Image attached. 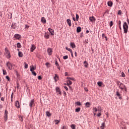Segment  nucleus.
<instances>
[{
    "label": "nucleus",
    "mask_w": 129,
    "mask_h": 129,
    "mask_svg": "<svg viewBox=\"0 0 129 129\" xmlns=\"http://www.w3.org/2000/svg\"><path fill=\"white\" fill-rule=\"evenodd\" d=\"M35 100L34 99H31L29 103V107L30 108H32L35 106Z\"/></svg>",
    "instance_id": "7ed1b4c3"
},
{
    "label": "nucleus",
    "mask_w": 129,
    "mask_h": 129,
    "mask_svg": "<svg viewBox=\"0 0 129 129\" xmlns=\"http://www.w3.org/2000/svg\"><path fill=\"white\" fill-rule=\"evenodd\" d=\"M3 75H7V71L6 70H3Z\"/></svg>",
    "instance_id": "bf43d9fd"
},
{
    "label": "nucleus",
    "mask_w": 129,
    "mask_h": 129,
    "mask_svg": "<svg viewBox=\"0 0 129 129\" xmlns=\"http://www.w3.org/2000/svg\"><path fill=\"white\" fill-rule=\"evenodd\" d=\"M5 53L8 55V54H11V52H10V50L6 47L5 48Z\"/></svg>",
    "instance_id": "4be33fe9"
},
{
    "label": "nucleus",
    "mask_w": 129,
    "mask_h": 129,
    "mask_svg": "<svg viewBox=\"0 0 129 129\" xmlns=\"http://www.w3.org/2000/svg\"><path fill=\"white\" fill-rule=\"evenodd\" d=\"M82 30V28H81L80 27H78L77 28V33H80Z\"/></svg>",
    "instance_id": "a211bd4d"
},
{
    "label": "nucleus",
    "mask_w": 129,
    "mask_h": 129,
    "mask_svg": "<svg viewBox=\"0 0 129 129\" xmlns=\"http://www.w3.org/2000/svg\"><path fill=\"white\" fill-rule=\"evenodd\" d=\"M45 65H46V67H47V68H49V65H50V63H49V62H46V63H45Z\"/></svg>",
    "instance_id": "4d7b16f0"
},
{
    "label": "nucleus",
    "mask_w": 129,
    "mask_h": 129,
    "mask_svg": "<svg viewBox=\"0 0 129 129\" xmlns=\"http://www.w3.org/2000/svg\"><path fill=\"white\" fill-rule=\"evenodd\" d=\"M41 22H42L43 24H46L47 23V21L46 20V19L44 18V17L41 18Z\"/></svg>",
    "instance_id": "f3484780"
},
{
    "label": "nucleus",
    "mask_w": 129,
    "mask_h": 129,
    "mask_svg": "<svg viewBox=\"0 0 129 129\" xmlns=\"http://www.w3.org/2000/svg\"><path fill=\"white\" fill-rule=\"evenodd\" d=\"M126 22L128 23V25H129V19H128V18L127 19Z\"/></svg>",
    "instance_id": "774afa93"
},
{
    "label": "nucleus",
    "mask_w": 129,
    "mask_h": 129,
    "mask_svg": "<svg viewBox=\"0 0 129 129\" xmlns=\"http://www.w3.org/2000/svg\"><path fill=\"white\" fill-rule=\"evenodd\" d=\"M8 18L9 19H12V16H13V14H12V13H9L8 14Z\"/></svg>",
    "instance_id": "c756f323"
},
{
    "label": "nucleus",
    "mask_w": 129,
    "mask_h": 129,
    "mask_svg": "<svg viewBox=\"0 0 129 129\" xmlns=\"http://www.w3.org/2000/svg\"><path fill=\"white\" fill-rule=\"evenodd\" d=\"M116 96H117V97H118V99H120V100H121V99H122V96H121V94H120V93H119V92L116 91Z\"/></svg>",
    "instance_id": "39448f33"
},
{
    "label": "nucleus",
    "mask_w": 129,
    "mask_h": 129,
    "mask_svg": "<svg viewBox=\"0 0 129 129\" xmlns=\"http://www.w3.org/2000/svg\"><path fill=\"white\" fill-rule=\"evenodd\" d=\"M125 87V85H124L123 83H120L119 84L118 88H119V89H120V90H123V89Z\"/></svg>",
    "instance_id": "20e7f679"
},
{
    "label": "nucleus",
    "mask_w": 129,
    "mask_h": 129,
    "mask_svg": "<svg viewBox=\"0 0 129 129\" xmlns=\"http://www.w3.org/2000/svg\"><path fill=\"white\" fill-rule=\"evenodd\" d=\"M79 19V15H78V14H76V21H78V20Z\"/></svg>",
    "instance_id": "49530a36"
},
{
    "label": "nucleus",
    "mask_w": 129,
    "mask_h": 129,
    "mask_svg": "<svg viewBox=\"0 0 129 129\" xmlns=\"http://www.w3.org/2000/svg\"><path fill=\"white\" fill-rule=\"evenodd\" d=\"M59 122H60L59 120H54V123L55 124H58V123H59Z\"/></svg>",
    "instance_id": "79ce46f5"
},
{
    "label": "nucleus",
    "mask_w": 129,
    "mask_h": 129,
    "mask_svg": "<svg viewBox=\"0 0 129 129\" xmlns=\"http://www.w3.org/2000/svg\"><path fill=\"white\" fill-rule=\"evenodd\" d=\"M19 118H20V120L21 121H23V116L19 115Z\"/></svg>",
    "instance_id": "13d9d810"
},
{
    "label": "nucleus",
    "mask_w": 129,
    "mask_h": 129,
    "mask_svg": "<svg viewBox=\"0 0 129 129\" xmlns=\"http://www.w3.org/2000/svg\"><path fill=\"white\" fill-rule=\"evenodd\" d=\"M6 79H7L8 81H11V78H10L9 76H6Z\"/></svg>",
    "instance_id": "ea45409f"
},
{
    "label": "nucleus",
    "mask_w": 129,
    "mask_h": 129,
    "mask_svg": "<svg viewBox=\"0 0 129 129\" xmlns=\"http://www.w3.org/2000/svg\"><path fill=\"white\" fill-rule=\"evenodd\" d=\"M107 5L108 7H112V5H113V3H112V2L111 1H108L107 3Z\"/></svg>",
    "instance_id": "6ab92c4d"
},
{
    "label": "nucleus",
    "mask_w": 129,
    "mask_h": 129,
    "mask_svg": "<svg viewBox=\"0 0 129 129\" xmlns=\"http://www.w3.org/2000/svg\"><path fill=\"white\" fill-rule=\"evenodd\" d=\"M116 83L117 86H119V84H120L121 83H120V81H117L116 82Z\"/></svg>",
    "instance_id": "3c124183"
},
{
    "label": "nucleus",
    "mask_w": 129,
    "mask_h": 129,
    "mask_svg": "<svg viewBox=\"0 0 129 129\" xmlns=\"http://www.w3.org/2000/svg\"><path fill=\"white\" fill-rule=\"evenodd\" d=\"M48 31L50 33V35H51V36H54V35H55V33L54 32V30H53L52 28H48Z\"/></svg>",
    "instance_id": "6e6552de"
},
{
    "label": "nucleus",
    "mask_w": 129,
    "mask_h": 129,
    "mask_svg": "<svg viewBox=\"0 0 129 129\" xmlns=\"http://www.w3.org/2000/svg\"><path fill=\"white\" fill-rule=\"evenodd\" d=\"M84 67L86 68H87L88 67V62H87V61L86 60H85L84 61Z\"/></svg>",
    "instance_id": "aec40b11"
},
{
    "label": "nucleus",
    "mask_w": 129,
    "mask_h": 129,
    "mask_svg": "<svg viewBox=\"0 0 129 129\" xmlns=\"http://www.w3.org/2000/svg\"><path fill=\"white\" fill-rule=\"evenodd\" d=\"M123 30L124 31V34H127L128 31V25H127V23L126 22H123Z\"/></svg>",
    "instance_id": "f257e3e1"
},
{
    "label": "nucleus",
    "mask_w": 129,
    "mask_h": 129,
    "mask_svg": "<svg viewBox=\"0 0 129 129\" xmlns=\"http://www.w3.org/2000/svg\"><path fill=\"white\" fill-rule=\"evenodd\" d=\"M18 56L19 57H23V52H22L21 51H19L18 52Z\"/></svg>",
    "instance_id": "bb28decb"
},
{
    "label": "nucleus",
    "mask_w": 129,
    "mask_h": 129,
    "mask_svg": "<svg viewBox=\"0 0 129 129\" xmlns=\"http://www.w3.org/2000/svg\"><path fill=\"white\" fill-rule=\"evenodd\" d=\"M110 27H111L112 26H113V22L110 21L109 23Z\"/></svg>",
    "instance_id": "603ef678"
},
{
    "label": "nucleus",
    "mask_w": 129,
    "mask_h": 129,
    "mask_svg": "<svg viewBox=\"0 0 129 129\" xmlns=\"http://www.w3.org/2000/svg\"><path fill=\"white\" fill-rule=\"evenodd\" d=\"M55 64L56 66V67H58V66H59V63H58V61H57V60H55Z\"/></svg>",
    "instance_id": "a18cd8bd"
},
{
    "label": "nucleus",
    "mask_w": 129,
    "mask_h": 129,
    "mask_svg": "<svg viewBox=\"0 0 129 129\" xmlns=\"http://www.w3.org/2000/svg\"><path fill=\"white\" fill-rule=\"evenodd\" d=\"M32 75L34 76H37V73L35 71H31Z\"/></svg>",
    "instance_id": "e433bc0d"
},
{
    "label": "nucleus",
    "mask_w": 129,
    "mask_h": 129,
    "mask_svg": "<svg viewBox=\"0 0 129 129\" xmlns=\"http://www.w3.org/2000/svg\"><path fill=\"white\" fill-rule=\"evenodd\" d=\"M71 127L72 129H75V125L74 124H72Z\"/></svg>",
    "instance_id": "de8ad7c7"
},
{
    "label": "nucleus",
    "mask_w": 129,
    "mask_h": 129,
    "mask_svg": "<svg viewBox=\"0 0 129 129\" xmlns=\"http://www.w3.org/2000/svg\"><path fill=\"white\" fill-rule=\"evenodd\" d=\"M105 14H109V11L108 10H106L105 12L103 13V16H104Z\"/></svg>",
    "instance_id": "f704fd0d"
},
{
    "label": "nucleus",
    "mask_w": 129,
    "mask_h": 129,
    "mask_svg": "<svg viewBox=\"0 0 129 129\" xmlns=\"http://www.w3.org/2000/svg\"><path fill=\"white\" fill-rule=\"evenodd\" d=\"M4 117H5V121H7V120H8V114H5Z\"/></svg>",
    "instance_id": "c9c22d12"
},
{
    "label": "nucleus",
    "mask_w": 129,
    "mask_h": 129,
    "mask_svg": "<svg viewBox=\"0 0 129 129\" xmlns=\"http://www.w3.org/2000/svg\"><path fill=\"white\" fill-rule=\"evenodd\" d=\"M97 110L98 111L99 113H100V111H101V107L100 106H98L97 107Z\"/></svg>",
    "instance_id": "5701e85b"
},
{
    "label": "nucleus",
    "mask_w": 129,
    "mask_h": 129,
    "mask_svg": "<svg viewBox=\"0 0 129 129\" xmlns=\"http://www.w3.org/2000/svg\"><path fill=\"white\" fill-rule=\"evenodd\" d=\"M67 79H68V80H72L73 81H74V80H75V79H74V78H71L69 77H67Z\"/></svg>",
    "instance_id": "cd10ccee"
},
{
    "label": "nucleus",
    "mask_w": 129,
    "mask_h": 129,
    "mask_svg": "<svg viewBox=\"0 0 129 129\" xmlns=\"http://www.w3.org/2000/svg\"><path fill=\"white\" fill-rule=\"evenodd\" d=\"M117 24L119 27V30L121 31V21L120 20L117 21Z\"/></svg>",
    "instance_id": "f8f14e48"
},
{
    "label": "nucleus",
    "mask_w": 129,
    "mask_h": 129,
    "mask_svg": "<svg viewBox=\"0 0 129 129\" xmlns=\"http://www.w3.org/2000/svg\"><path fill=\"white\" fill-rule=\"evenodd\" d=\"M12 29H13V30H15V29H17V23H13L11 25Z\"/></svg>",
    "instance_id": "ddd939ff"
},
{
    "label": "nucleus",
    "mask_w": 129,
    "mask_h": 129,
    "mask_svg": "<svg viewBox=\"0 0 129 129\" xmlns=\"http://www.w3.org/2000/svg\"><path fill=\"white\" fill-rule=\"evenodd\" d=\"M105 126V123L103 122L100 126L101 129H104V127Z\"/></svg>",
    "instance_id": "7c9ffc66"
},
{
    "label": "nucleus",
    "mask_w": 129,
    "mask_h": 129,
    "mask_svg": "<svg viewBox=\"0 0 129 129\" xmlns=\"http://www.w3.org/2000/svg\"><path fill=\"white\" fill-rule=\"evenodd\" d=\"M37 69V67H34V66L32 65L30 66V71H34V70H36Z\"/></svg>",
    "instance_id": "2eb2a0df"
},
{
    "label": "nucleus",
    "mask_w": 129,
    "mask_h": 129,
    "mask_svg": "<svg viewBox=\"0 0 129 129\" xmlns=\"http://www.w3.org/2000/svg\"><path fill=\"white\" fill-rule=\"evenodd\" d=\"M55 91H56V92L58 93L59 94H60V95H61V94H62V92L60 90V88H59L58 87H56L55 88Z\"/></svg>",
    "instance_id": "9b49d317"
},
{
    "label": "nucleus",
    "mask_w": 129,
    "mask_h": 129,
    "mask_svg": "<svg viewBox=\"0 0 129 129\" xmlns=\"http://www.w3.org/2000/svg\"><path fill=\"white\" fill-rule=\"evenodd\" d=\"M7 58L8 59H10V58H11V53H9V54H7Z\"/></svg>",
    "instance_id": "864d4df0"
},
{
    "label": "nucleus",
    "mask_w": 129,
    "mask_h": 129,
    "mask_svg": "<svg viewBox=\"0 0 129 129\" xmlns=\"http://www.w3.org/2000/svg\"><path fill=\"white\" fill-rule=\"evenodd\" d=\"M64 76H69V74H68V72H66L64 73Z\"/></svg>",
    "instance_id": "680f3d73"
},
{
    "label": "nucleus",
    "mask_w": 129,
    "mask_h": 129,
    "mask_svg": "<svg viewBox=\"0 0 129 129\" xmlns=\"http://www.w3.org/2000/svg\"><path fill=\"white\" fill-rule=\"evenodd\" d=\"M14 38H16V39H17V40H20L21 38H22V36L21 35L19 34H16L14 35Z\"/></svg>",
    "instance_id": "0eeeda50"
},
{
    "label": "nucleus",
    "mask_w": 129,
    "mask_h": 129,
    "mask_svg": "<svg viewBox=\"0 0 129 129\" xmlns=\"http://www.w3.org/2000/svg\"><path fill=\"white\" fill-rule=\"evenodd\" d=\"M15 105L18 107V108H20V102L19 101H17Z\"/></svg>",
    "instance_id": "412c9836"
},
{
    "label": "nucleus",
    "mask_w": 129,
    "mask_h": 129,
    "mask_svg": "<svg viewBox=\"0 0 129 129\" xmlns=\"http://www.w3.org/2000/svg\"><path fill=\"white\" fill-rule=\"evenodd\" d=\"M80 109H81L80 107L77 108L76 109V112H79V111H80Z\"/></svg>",
    "instance_id": "4c0bfd02"
},
{
    "label": "nucleus",
    "mask_w": 129,
    "mask_h": 129,
    "mask_svg": "<svg viewBox=\"0 0 129 129\" xmlns=\"http://www.w3.org/2000/svg\"><path fill=\"white\" fill-rule=\"evenodd\" d=\"M86 107H90V103L89 102H87L85 103Z\"/></svg>",
    "instance_id": "a878e982"
},
{
    "label": "nucleus",
    "mask_w": 129,
    "mask_h": 129,
    "mask_svg": "<svg viewBox=\"0 0 129 129\" xmlns=\"http://www.w3.org/2000/svg\"><path fill=\"white\" fill-rule=\"evenodd\" d=\"M123 90H124V91H125V92H126L127 91V88H126V86L124 87Z\"/></svg>",
    "instance_id": "052dcab7"
},
{
    "label": "nucleus",
    "mask_w": 129,
    "mask_h": 129,
    "mask_svg": "<svg viewBox=\"0 0 129 129\" xmlns=\"http://www.w3.org/2000/svg\"><path fill=\"white\" fill-rule=\"evenodd\" d=\"M93 112L94 113V112H96L97 111V108L96 107H94L93 108Z\"/></svg>",
    "instance_id": "a19ab883"
},
{
    "label": "nucleus",
    "mask_w": 129,
    "mask_h": 129,
    "mask_svg": "<svg viewBox=\"0 0 129 129\" xmlns=\"http://www.w3.org/2000/svg\"><path fill=\"white\" fill-rule=\"evenodd\" d=\"M38 80H42V79H43V78H42V76H39L38 77Z\"/></svg>",
    "instance_id": "5fc2aeb1"
},
{
    "label": "nucleus",
    "mask_w": 129,
    "mask_h": 129,
    "mask_svg": "<svg viewBox=\"0 0 129 129\" xmlns=\"http://www.w3.org/2000/svg\"><path fill=\"white\" fill-rule=\"evenodd\" d=\"M17 48H22V45H21V43L20 42H18L17 44Z\"/></svg>",
    "instance_id": "2f4dec72"
},
{
    "label": "nucleus",
    "mask_w": 129,
    "mask_h": 129,
    "mask_svg": "<svg viewBox=\"0 0 129 129\" xmlns=\"http://www.w3.org/2000/svg\"><path fill=\"white\" fill-rule=\"evenodd\" d=\"M89 20L90 21V22H92V23H94V22L96 21V19H95V18H94V16H92L89 17Z\"/></svg>",
    "instance_id": "9d476101"
},
{
    "label": "nucleus",
    "mask_w": 129,
    "mask_h": 129,
    "mask_svg": "<svg viewBox=\"0 0 129 129\" xmlns=\"http://www.w3.org/2000/svg\"><path fill=\"white\" fill-rule=\"evenodd\" d=\"M6 65H7V67L8 68V69H9V70H12L13 67H14V66H15V64H12V63L10 62V61H8Z\"/></svg>",
    "instance_id": "f03ea898"
},
{
    "label": "nucleus",
    "mask_w": 129,
    "mask_h": 129,
    "mask_svg": "<svg viewBox=\"0 0 129 129\" xmlns=\"http://www.w3.org/2000/svg\"><path fill=\"white\" fill-rule=\"evenodd\" d=\"M63 60H66L67 59H68V55H64L63 56Z\"/></svg>",
    "instance_id": "c03bdc74"
},
{
    "label": "nucleus",
    "mask_w": 129,
    "mask_h": 129,
    "mask_svg": "<svg viewBox=\"0 0 129 129\" xmlns=\"http://www.w3.org/2000/svg\"><path fill=\"white\" fill-rule=\"evenodd\" d=\"M66 50H67V51H69V52H70V53H72V52H73L72 51V49H71V48H68V47H66Z\"/></svg>",
    "instance_id": "c85d7f7f"
},
{
    "label": "nucleus",
    "mask_w": 129,
    "mask_h": 129,
    "mask_svg": "<svg viewBox=\"0 0 129 129\" xmlns=\"http://www.w3.org/2000/svg\"><path fill=\"white\" fill-rule=\"evenodd\" d=\"M76 104H77V105H78L79 106H80L82 105L81 103H80V102H79V101L77 102Z\"/></svg>",
    "instance_id": "37998d69"
},
{
    "label": "nucleus",
    "mask_w": 129,
    "mask_h": 129,
    "mask_svg": "<svg viewBox=\"0 0 129 129\" xmlns=\"http://www.w3.org/2000/svg\"><path fill=\"white\" fill-rule=\"evenodd\" d=\"M25 29H29V26L25 25Z\"/></svg>",
    "instance_id": "338daca9"
},
{
    "label": "nucleus",
    "mask_w": 129,
    "mask_h": 129,
    "mask_svg": "<svg viewBox=\"0 0 129 129\" xmlns=\"http://www.w3.org/2000/svg\"><path fill=\"white\" fill-rule=\"evenodd\" d=\"M64 89H66V90H67V91H68L69 89H68V87H67V86H63Z\"/></svg>",
    "instance_id": "e2e57ef3"
},
{
    "label": "nucleus",
    "mask_w": 129,
    "mask_h": 129,
    "mask_svg": "<svg viewBox=\"0 0 129 129\" xmlns=\"http://www.w3.org/2000/svg\"><path fill=\"white\" fill-rule=\"evenodd\" d=\"M55 76L54 77V80L55 82H57V80L56 79V78H59V77H58V75L56 74H55Z\"/></svg>",
    "instance_id": "b1692460"
},
{
    "label": "nucleus",
    "mask_w": 129,
    "mask_h": 129,
    "mask_svg": "<svg viewBox=\"0 0 129 129\" xmlns=\"http://www.w3.org/2000/svg\"><path fill=\"white\" fill-rule=\"evenodd\" d=\"M46 116H48V117L51 116V113H46Z\"/></svg>",
    "instance_id": "0e129e2a"
},
{
    "label": "nucleus",
    "mask_w": 129,
    "mask_h": 129,
    "mask_svg": "<svg viewBox=\"0 0 129 129\" xmlns=\"http://www.w3.org/2000/svg\"><path fill=\"white\" fill-rule=\"evenodd\" d=\"M70 46L73 49H75V48H76V45H75V43H74V42H71Z\"/></svg>",
    "instance_id": "4468645a"
},
{
    "label": "nucleus",
    "mask_w": 129,
    "mask_h": 129,
    "mask_svg": "<svg viewBox=\"0 0 129 129\" xmlns=\"http://www.w3.org/2000/svg\"><path fill=\"white\" fill-rule=\"evenodd\" d=\"M121 77H125V75L124 74V73L123 72L121 73Z\"/></svg>",
    "instance_id": "09e8293b"
},
{
    "label": "nucleus",
    "mask_w": 129,
    "mask_h": 129,
    "mask_svg": "<svg viewBox=\"0 0 129 129\" xmlns=\"http://www.w3.org/2000/svg\"><path fill=\"white\" fill-rule=\"evenodd\" d=\"M24 68H25V69H28V64L27 63V62H24Z\"/></svg>",
    "instance_id": "72a5a7b5"
},
{
    "label": "nucleus",
    "mask_w": 129,
    "mask_h": 129,
    "mask_svg": "<svg viewBox=\"0 0 129 129\" xmlns=\"http://www.w3.org/2000/svg\"><path fill=\"white\" fill-rule=\"evenodd\" d=\"M36 49V46L35 44H32L30 47V52H34V50Z\"/></svg>",
    "instance_id": "1a4fd4ad"
},
{
    "label": "nucleus",
    "mask_w": 129,
    "mask_h": 129,
    "mask_svg": "<svg viewBox=\"0 0 129 129\" xmlns=\"http://www.w3.org/2000/svg\"><path fill=\"white\" fill-rule=\"evenodd\" d=\"M44 37L45 38V39H49V34H46L44 35Z\"/></svg>",
    "instance_id": "8fccbe9b"
},
{
    "label": "nucleus",
    "mask_w": 129,
    "mask_h": 129,
    "mask_svg": "<svg viewBox=\"0 0 129 129\" xmlns=\"http://www.w3.org/2000/svg\"><path fill=\"white\" fill-rule=\"evenodd\" d=\"M102 37L103 39H104V38H105V41H107V37H106V36H105V34L103 33L102 34Z\"/></svg>",
    "instance_id": "393cba45"
},
{
    "label": "nucleus",
    "mask_w": 129,
    "mask_h": 129,
    "mask_svg": "<svg viewBox=\"0 0 129 129\" xmlns=\"http://www.w3.org/2000/svg\"><path fill=\"white\" fill-rule=\"evenodd\" d=\"M67 23L69 26V27H71L72 26V24H71V20L68 19L67 20Z\"/></svg>",
    "instance_id": "dca6fc26"
},
{
    "label": "nucleus",
    "mask_w": 129,
    "mask_h": 129,
    "mask_svg": "<svg viewBox=\"0 0 129 129\" xmlns=\"http://www.w3.org/2000/svg\"><path fill=\"white\" fill-rule=\"evenodd\" d=\"M47 53L49 56H51L52 55V53L53 52V50H52L51 48H48L47 50Z\"/></svg>",
    "instance_id": "423d86ee"
},
{
    "label": "nucleus",
    "mask_w": 129,
    "mask_h": 129,
    "mask_svg": "<svg viewBox=\"0 0 129 129\" xmlns=\"http://www.w3.org/2000/svg\"><path fill=\"white\" fill-rule=\"evenodd\" d=\"M97 85L99 86V87H101V86H102V82H97Z\"/></svg>",
    "instance_id": "473e14b6"
},
{
    "label": "nucleus",
    "mask_w": 129,
    "mask_h": 129,
    "mask_svg": "<svg viewBox=\"0 0 129 129\" xmlns=\"http://www.w3.org/2000/svg\"><path fill=\"white\" fill-rule=\"evenodd\" d=\"M121 10H118V15H119V16H120L121 15Z\"/></svg>",
    "instance_id": "6e6d98bb"
},
{
    "label": "nucleus",
    "mask_w": 129,
    "mask_h": 129,
    "mask_svg": "<svg viewBox=\"0 0 129 129\" xmlns=\"http://www.w3.org/2000/svg\"><path fill=\"white\" fill-rule=\"evenodd\" d=\"M61 129H67V127H66V126L63 125V126L62 127Z\"/></svg>",
    "instance_id": "69168bd1"
},
{
    "label": "nucleus",
    "mask_w": 129,
    "mask_h": 129,
    "mask_svg": "<svg viewBox=\"0 0 129 129\" xmlns=\"http://www.w3.org/2000/svg\"><path fill=\"white\" fill-rule=\"evenodd\" d=\"M66 82H68L69 83V84L71 85H72V84L73 83L72 82V81H70L69 80L66 81Z\"/></svg>",
    "instance_id": "58836bf2"
}]
</instances>
